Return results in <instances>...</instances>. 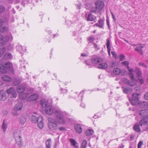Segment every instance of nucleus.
<instances>
[{
    "instance_id": "obj_1",
    "label": "nucleus",
    "mask_w": 148,
    "mask_h": 148,
    "mask_svg": "<svg viewBox=\"0 0 148 148\" xmlns=\"http://www.w3.org/2000/svg\"><path fill=\"white\" fill-rule=\"evenodd\" d=\"M66 115V112L62 111L60 109L56 110L54 112V116L56 118L57 123L60 124L65 123L64 118Z\"/></svg>"
},
{
    "instance_id": "obj_2",
    "label": "nucleus",
    "mask_w": 148,
    "mask_h": 148,
    "mask_svg": "<svg viewBox=\"0 0 148 148\" xmlns=\"http://www.w3.org/2000/svg\"><path fill=\"white\" fill-rule=\"evenodd\" d=\"M0 64V71L3 73L7 72V70L9 71L12 72L13 70V66L12 63L9 62H6L4 63L3 66L1 67Z\"/></svg>"
},
{
    "instance_id": "obj_3",
    "label": "nucleus",
    "mask_w": 148,
    "mask_h": 148,
    "mask_svg": "<svg viewBox=\"0 0 148 148\" xmlns=\"http://www.w3.org/2000/svg\"><path fill=\"white\" fill-rule=\"evenodd\" d=\"M49 122L48 123L49 128L51 130L53 131L57 130L58 125L56 121L53 118L49 117L48 118Z\"/></svg>"
},
{
    "instance_id": "obj_4",
    "label": "nucleus",
    "mask_w": 148,
    "mask_h": 148,
    "mask_svg": "<svg viewBox=\"0 0 148 148\" xmlns=\"http://www.w3.org/2000/svg\"><path fill=\"white\" fill-rule=\"evenodd\" d=\"M130 72V73H129V76L131 79L132 81H130L127 79H123V82L126 85L133 87L136 84V79H134V75L132 74V73L134 72Z\"/></svg>"
},
{
    "instance_id": "obj_5",
    "label": "nucleus",
    "mask_w": 148,
    "mask_h": 148,
    "mask_svg": "<svg viewBox=\"0 0 148 148\" xmlns=\"http://www.w3.org/2000/svg\"><path fill=\"white\" fill-rule=\"evenodd\" d=\"M14 137L15 139L17 145L20 147L23 146V143L22 140L21 134L20 132H16L14 134Z\"/></svg>"
},
{
    "instance_id": "obj_6",
    "label": "nucleus",
    "mask_w": 148,
    "mask_h": 148,
    "mask_svg": "<svg viewBox=\"0 0 148 148\" xmlns=\"http://www.w3.org/2000/svg\"><path fill=\"white\" fill-rule=\"evenodd\" d=\"M138 116H140L142 119H147L148 118V110H143L139 111V114L136 117V119L138 121L139 120Z\"/></svg>"
},
{
    "instance_id": "obj_7",
    "label": "nucleus",
    "mask_w": 148,
    "mask_h": 148,
    "mask_svg": "<svg viewBox=\"0 0 148 148\" xmlns=\"http://www.w3.org/2000/svg\"><path fill=\"white\" fill-rule=\"evenodd\" d=\"M139 94L134 93L132 95V98L129 99L131 104L133 105H136L138 103V96Z\"/></svg>"
},
{
    "instance_id": "obj_8",
    "label": "nucleus",
    "mask_w": 148,
    "mask_h": 148,
    "mask_svg": "<svg viewBox=\"0 0 148 148\" xmlns=\"http://www.w3.org/2000/svg\"><path fill=\"white\" fill-rule=\"evenodd\" d=\"M95 8L98 11H101L103 8L104 4L103 2L101 1H97L95 3Z\"/></svg>"
},
{
    "instance_id": "obj_9",
    "label": "nucleus",
    "mask_w": 148,
    "mask_h": 148,
    "mask_svg": "<svg viewBox=\"0 0 148 148\" xmlns=\"http://www.w3.org/2000/svg\"><path fill=\"white\" fill-rule=\"evenodd\" d=\"M7 93L9 95L12 96V97L16 98L17 97V94L14 88L10 87L6 90Z\"/></svg>"
},
{
    "instance_id": "obj_10",
    "label": "nucleus",
    "mask_w": 148,
    "mask_h": 148,
    "mask_svg": "<svg viewBox=\"0 0 148 148\" xmlns=\"http://www.w3.org/2000/svg\"><path fill=\"white\" fill-rule=\"evenodd\" d=\"M91 59L92 64L96 67L98 64H99L103 61V59L100 58H93Z\"/></svg>"
},
{
    "instance_id": "obj_11",
    "label": "nucleus",
    "mask_w": 148,
    "mask_h": 148,
    "mask_svg": "<svg viewBox=\"0 0 148 148\" xmlns=\"http://www.w3.org/2000/svg\"><path fill=\"white\" fill-rule=\"evenodd\" d=\"M113 73L115 75H119L120 74L123 75H125L126 73L124 70H121L119 68L114 69L113 70Z\"/></svg>"
},
{
    "instance_id": "obj_12",
    "label": "nucleus",
    "mask_w": 148,
    "mask_h": 148,
    "mask_svg": "<svg viewBox=\"0 0 148 148\" xmlns=\"http://www.w3.org/2000/svg\"><path fill=\"white\" fill-rule=\"evenodd\" d=\"M13 39V37L11 34L5 36L4 37L3 36L2 40V43L4 44L7 42L9 41H11Z\"/></svg>"
},
{
    "instance_id": "obj_13",
    "label": "nucleus",
    "mask_w": 148,
    "mask_h": 148,
    "mask_svg": "<svg viewBox=\"0 0 148 148\" xmlns=\"http://www.w3.org/2000/svg\"><path fill=\"white\" fill-rule=\"evenodd\" d=\"M45 112L46 114L49 115H51L53 112V108L52 106L48 105L46 107Z\"/></svg>"
},
{
    "instance_id": "obj_14",
    "label": "nucleus",
    "mask_w": 148,
    "mask_h": 148,
    "mask_svg": "<svg viewBox=\"0 0 148 148\" xmlns=\"http://www.w3.org/2000/svg\"><path fill=\"white\" fill-rule=\"evenodd\" d=\"M43 117L41 116L38 117V127L41 129L44 127V124L43 122Z\"/></svg>"
},
{
    "instance_id": "obj_15",
    "label": "nucleus",
    "mask_w": 148,
    "mask_h": 148,
    "mask_svg": "<svg viewBox=\"0 0 148 148\" xmlns=\"http://www.w3.org/2000/svg\"><path fill=\"white\" fill-rule=\"evenodd\" d=\"M86 17L87 21H94L96 19V17L91 13H89Z\"/></svg>"
},
{
    "instance_id": "obj_16",
    "label": "nucleus",
    "mask_w": 148,
    "mask_h": 148,
    "mask_svg": "<svg viewBox=\"0 0 148 148\" xmlns=\"http://www.w3.org/2000/svg\"><path fill=\"white\" fill-rule=\"evenodd\" d=\"M143 47V46L141 44H138L135 49L136 51L139 53L141 55L143 54V49H142Z\"/></svg>"
},
{
    "instance_id": "obj_17",
    "label": "nucleus",
    "mask_w": 148,
    "mask_h": 148,
    "mask_svg": "<svg viewBox=\"0 0 148 148\" xmlns=\"http://www.w3.org/2000/svg\"><path fill=\"white\" fill-rule=\"evenodd\" d=\"M38 97V94H34L28 97L27 98V100L28 101H31L36 100Z\"/></svg>"
},
{
    "instance_id": "obj_18",
    "label": "nucleus",
    "mask_w": 148,
    "mask_h": 148,
    "mask_svg": "<svg viewBox=\"0 0 148 148\" xmlns=\"http://www.w3.org/2000/svg\"><path fill=\"white\" fill-rule=\"evenodd\" d=\"M121 64L127 67V69L129 72H134V70L131 68L129 66V62L127 61H125L121 63Z\"/></svg>"
},
{
    "instance_id": "obj_19",
    "label": "nucleus",
    "mask_w": 148,
    "mask_h": 148,
    "mask_svg": "<svg viewBox=\"0 0 148 148\" xmlns=\"http://www.w3.org/2000/svg\"><path fill=\"white\" fill-rule=\"evenodd\" d=\"M74 128L75 131L77 133H80L82 132V127L79 124H75Z\"/></svg>"
},
{
    "instance_id": "obj_20",
    "label": "nucleus",
    "mask_w": 148,
    "mask_h": 148,
    "mask_svg": "<svg viewBox=\"0 0 148 148\" xmlns=\"http://www.w3.org/2000/svg\"><path fill=\"white\" fill-rule=\"evenodd\" d=\"M96 67L100 69H105L108 67V64L105 62L101 63L96 66Z\"/></svg>"
},
{
    "instance_id": "obj_21",
    "label": "nucleus",
    "mask_w": 148,
    "mask_h": 148,
    "mask_svg": "<svg viewBox=\"0 0 148 148\" xmlns=\"http://www.w3.org/2000/svg\"><path fill=\"white\" fill-rule=\"evenodd\" d=\"M8 127L7 121L5 120H4L1 126V128L4 132H5Z\"/></svg>"
},
{
    "instance_id": "obj_22",
    "label": "nucleus",
    "mask_w": 148,
    "mask_h": 148,
    "mask_svg": "<svg viewBox=\"0 0 148 148\" xmlns=\"http://www.w3.org/2000/svg\"><path fill=\"white\" fill-rule=\"evenodd\" d=\"M41 106L43 108L47 107L48 104V102L47 100L45 99H42L40 101Z\"/></svg>"
},
{
    "instance_id": "obj_23",
    "label": "nucleus",
    "mask_w": 148,
    "mask_h": 148,
    "mask_svg": "<svg viewBox=\"0 0 148 148\" xmlns=\"http://www.w3.org/2000/svg\"><path fill=\"white\" fill-rule=\"evenodd\" d=\"M139 125L140 126L148 125V119H142L139 122Z\"/></svg>"
},
{
    "instance_id": "obj_24",
    "label": "nucleus",
    "mask_w": 148,
    "mask_h": 148,
    "mask_svg": "<svg viewBox=\"0 0 148 148\" xmlns=\"http://www.w3.org/2000/svg\"><path fill=\"white\" fill-rule=\"evenodd\" d=\"M23 107V104L21 103H19L16 105L14 108V110L17 111L20 110Z\"/></svg>"
},
{
    "instance_id": "obj_25",
    "label": "nucleus",
    "mask_w": 148,
    "mask_h": 148,
    "mask_svg": "<svg viewBox=\"0 0 148 148\" xmlns=\"http://www.w3.org/2000/svg\"><path fill=\"white\" fill-rule=\"evenodd\" d=\"M3 58L5 60L11 59L12 58V56L10 53H7L4 55Z\"/></svg>"
},
{
    "instance_id": "obj_26",
    "label": "nucleus",
    "mask_w": 148,
    "mask_h": 148,
    "mask_svg": "<svg viewBox=\"0 0 148 148\" xmlns=\"http://www.w3.org/2000/svg\"><path fill=\"white\" fill-rule=\"evenodd\" d=\"M104 20L99 19L98 21V24H96L95 25L99 27L100 28H103L104 25Z\"/></svg>"
},
{
    "instance_id": "obj_27",
    "label": "nucleus",
    "mask_w": 148,
    "mask_h": 148,
    "mask_svg": "<svg viewBox=\"0 0 148 148\" xmlns=\"http://www.w3.org/2000/svg\"><path fill=\"white\" fill-rule=\"evenodd\" d=\"M106 42L107 43L106 45L107 46V48L108 50V52L109 56H110V51L111 50V48L110 46V40L109 38H108L106 39Z\"/></svg>"
},
{
    "instance_id": "obj_28",
    "label": "nucleus",
    "mask_w": 148,
    "mask_h": 148,
    "mask_svg": "<svg viewBox=\"0 0 148 148\" xmlns=\"http://www.w3.org/2000/svg\"><path fill=\"white\" fill-rule=\"evenodd\" d=\"M16 90L19 93H22L25 90V88L23 86L20 85L17 87Z\"/></svg>"
},
{
    "instance_id": "obj_29",
    "label": "nucleus",
    "mask_w": 148,
    "mask_h": 148,
    "mask_svg": "<svg viewBox=\"0 0 148 148\" xmlns=\"http://www.w3.org/2000/svg\"><path fill=\"white\" fill-rule=\"evenodd\" d=\"M140 125L137 123L134 125L133 127V130L137 132H139L140 131V130L139 127Z\"/></svg>"
},
{
    "instance_id": "obj_30",
    "label": "nucleus",
    "mask_w": 148,
    "mask_h": 148,
    "mask_svg": "<svg viewBox=\"0 0 148 148\" xmlns=\"http://www.w3.org/2000/svg\"><path fill=\"white\" fill-rule=\"evenodd\" d=\"M0 94L1 96V100L4 101L6 99L5 92L3 90H2L0 92Z\"/></svg>"
},
{
    "instance_id": "obj_31",
    "label": "nucleus",
    "mask_w": 148,
    "mask_h": 148,
    "mask_svg": "<svg viewBox=\"0 0 148 148\" xmlns=\"http://www.w3.org/2000/svg\"><path fill=\"white\" fill-rule=\"evenodd\" d=\"M70 141L72 145L74 147L79 146V145L78 144L74 139H70Z\"/></svg>"
},
{
    "instance_id": "obj_32",
    "label": "nucleus",
    "mask_w": 148,
    "mask_h": 148,
    "mask_svg": "<svg viewBox=\"0 0 148 148\" xmlns=\"http://www.w3.org/2000/svg\"><path fill=\"white\" fill-rule=\"evenodd\" d=\"M2 79L4 81L7 82L10 81L12 79L9 76L3 75L2 77Z\"/></svg>"
},
{
    "instance_id": "obj_33",
    "label": "nucleus",
    "mask_w": 148,
    "mask_h": 148,
    "mask_svg": "<svg viewBox=\"0 0 148 148\" xmlns=\"http://www.w3.org/2000/svg\"><path fill=\"white\" fill-rule=\"evenodd\" d=\"M30 120L33 122L36 123L38 120V117H36L35 115H32L30 117Z\"/></svg>"
},
{
    "instance_id": "obj_34",
    "label": "nucleus",
    "mask_w": 148,
    "mask_h": 148,
    "mask_svg": "<svg viewBox=\"0 0 148 148\" xmlns=\"http://www.w3.org/2000/svg\"><path fill=\"white\" fill-rule=\"evenodd\" d=\"M123 88V91L124 93L126 94H128L129 93H130L132 91V89L131 88L129 87L124 88L122 87Z\"/></svg>"
},
{
    "instance_id": "obj_35",
    "label": "nucleus",
    "mask_w": 148,
    "mask_h": 148,
    "mask_svg": "<svg viewBox=\"0 0 148 148\" xmlns=\"http://www.w3.org/2000/svg\"><path fill=\"white\" fill-rule=\"evenodd\" d=\"M20 123L22 124L25 123L26 121V118L23 116H21L20 118Z\"/></svg>"
},
{
    "instance_id": "obj_36",
    "label": "nucleus",
    "mask_w": 148,
    "mask_h": 148,
    "mask_svg": "<svg viewBox=\"0 0 148 148\" xmlns=\"http://www.w3.org/2000/svg\"><path fill=\"white\" fill-rule=\"evenodd\" d=\"M51 139L49 138L47 140L46 142V148H50L51 147Z\"/></svg>"
},
{
    "instance_id": "obj_37",
    "label": "nucleus",
    "mask_w": 148,
    "mask_h": 148,
    "mask_svg": "<svg viewBox=\"0 0 148 148\" xmlns=\"http://www.w3.org/2000/svg\"><path fill=\"white\" fill-rule=\"evenodd\" d=\"M85 64L88 66H89V67H91L92 65V59H90L87 60L85 61Z\"/></svg>"
},
{
    "instance_id": "obj_38",
    "label": "nucleus",
    "mask_w": 148,
    "mask_h": 148,
    "mask_svg": "<svg viewBox=\"0 0 148 148\" xmlns=\"http://www.w3.org/2000/svg\"><path fill=\"white\" fill-rule=\"evenodd\" d=\"M21 82L20 80L18 78H15L13 81V84L16 86L19 84Z\"/></svg>"
},
{
    "instance_id": "obj_39",
    "label": "nucleus",
    "mask_w": 148,
    "mask_h": 148,
    "mask_svg": "<svg viewBox=\"0 0 148 148\" xmlns=\"http://www.w3.org/2000/svg\"><path fill=\"white\" fill-rule=\"evenodd\" d=\"M5 10V8L4 6L1 4H0V14L4 12Z\"/></svg>"
},
{
    "instance_id": "obj_40",
    "label": "nucleus",
    "mask_w": 148,
    "mask_h": 148,
    "mask_svg": "<svg viewBox=\"0 0 148 148\" xmlns=\"http://www.w3.org/2000/svg\"><path fill=\"white\" fill-rule=\"evenodd\" d=\"M94 131L93 130H87L86 132V135L88 136L92 135Z\"/></svg>"
},
{
    "instance_id": "obj_41",
    "label": "nucleus",
    "mask_w": 148,
    "mask_h": 148,
    "mask_svg": "<svg viewBox=\"0 0 148 148\" xmlns=\"http://www.w3.org/2000/svg\"><path fill=\"white\" fill-rule=\"evenodd\" d=\"M87 143L86 140H84L80 148H86V147Z\"/></svg>"
},
{
    "instance_id": "obj_42",
    "label": "nucleus",
    "mask_w": 148,
    "mask_h": 148,
    "mask_svg": "<svg viewBox=\"0 0 148 148\" xmlns=\"http://www.w3.org/2000/svg\"><path fill=\"white\" fill-rule=\"evenodd\" d=\"M135 71L136 73V74L139 77L141 76L142 74V72L138 68H136Z\"/></svg>"
},
{
    "instance_id": "obj_43",
    "label": "nucleus",
    "mask_w": 148,
    "mask_h": 148,
    "mask_svg": "<svg viewBox=\"0 0 148 148\" xmlns=\"http://www.w3.org/2000/svg\"><path fill=\"white\" fill-rule=\"evenodd\" d=\"M9 30L8 27L7 26H4L1 28V32H6Z\"/></svg>"
},
{
    "instance_id": "obj_44",
    "label": "nucleus",
    "mask_w": 148,
    "mask_h": 148,
    "mask_svg": "<svg viewBox=\"0 0 148 148\" xmlns=\"http://www.w3.org/2000/svg\"><path fill=\"white\" fill-rule=\"evenodd\" d=\"M17 51L20 53H22L23 51V50L22 47L21 46H18L16 47Z\"/></svg>"
},
{
    "instance_id": "obj_45",
    "label": "nucleus",
    "mask_w": 148,
    "mask_h": 148,
    "mask_svg": "<svg viewBox=\"0 0 148 148\" xmlns=\"http://www.w3.org/2000/svg\"><path fill=\"white\" fill-rule=\"evenodd\" d=\"M94 40V38L92 36L89 37L88 38V40L89 42H92Z\"/></svg>"
},
{
    "instance_id": "obj_46",
    "label": "nucleus",
    "mask_w": 148,
    "mask_h": 148,
    "mask_svg": "<svg viewBox=\"0 0 148 148\" xmlns=\"http://www.w3.org/2000/svg\"><path fill=\"white\" fill-rule=\"evenodd\" d=\"M136 81H137L141 84H143L144 83V80L142 78H138V79L136 80Z\"/></svg>"
},
{
    "instance_id": "obj_47",
    "label": "nucleus",
    "mask_w": 148,
    "mask_h": 148,
    "mask_svg": "<svg viewBox=\"0 0 148 148\" xmlns=\"http://www.w3.org/2000/svg\"><path fill=\"white\" fill-rule=\"evenodd\" d=\"M120 60V61H123L125 59V56L122 54H121L119 56Z\"/></svg>"
},
{
    "instance_id": "obj_48",
    "label": "nucleus",
    "mask_w": 148,
    "mask_h": 148,
    "mask_svg": "<svg viewBox=\"0 0 148 148\" xmlns=\"http://www.w3.org/2000/svg\"><path fill=\"white\" fill-rule=\"evenodd\" d=\"M8 19L6 18H4L2 21L3 22V24H6L8 23Z\"/></svg>"
},
{
    "instance_id": "obj_49",
    "label": "nucleus",
    "mask_w": 148,
    "mask_h": 148,
    "mask_svg": "<svg viewBox=\"0 0 148 148\" xmlns=\"http://www.w3.org/2000/svg\"><path fill=\"white\" fill-rule=\"evenodd\" d=\"M27 94L25 93H21L20 94V96L21 97V96H23V97L22 98L23 99H25L26 97H27Z\"/></svg>"
},
{
    "instance_id": "obj_50",
    "label": "nucleus",
    "mask_w": 148,
    "mask_h": 148,
    "mask_svg": "<svg viewBox=\"0 0 148 148\" xmlns=\"http://www.w3.org/2000/svg\"><path fill=\"white\" fill-rule=\"evenodd\" d=\"M143 144V141H140L138 143V148H141V146Z\"/></svg>"
},
{
    "instance_id": "obj_51",
    "label": "nucleus",
    "mask_w": 148,
    "mask_h": 148,
    "mask_svg": "<svg viewBox=\"0 0 148 148\" xmlns=\"http://www.w3.org/2000/svg\"><path fill=\"white\" fill-rule=\"evenodd\" d=\"M111 53L113 57L115 58H116L117 57V55L116 53L113 51H112L111 52Z\"/></svg>"
},
{
    "instance_id": "obj_52",
    "label": "nucleus",
    "mask_w": 148,
    "mask_h": 148,
    "mask_svg": "<svg viewBox=\"0 0 148 148\" xmlns=\"http://www.w3.org/2000/svg\"><path fill=\"white\" fill-rule=\"evenodd\" d=\"M116 65L117 63L115 61H113L112 62V64L111 66L112 67H114Z\"/></svg>"
},
{
    "instance_id": "obj_53",
    "label": "nucleus",
    "mask_w": 148,
    "mask_h": 148,
    "mask_svg": "<svg viewBox=\"0 0 148 148\" xmlns=\"http://www.w3.org/2000/svg\"><path fill=\"white\" fill-rule=\"evenodd\" d=\"M144 97L145 99L148 100V92L145 93Z\"/></svg>"
},
{
    "instance_id": "obj_54",
    "label": "nucleus",
    "mask_w": 148,
    "mask_h": 148,
    "mask_svg": "<svg viewBox=\"0 0 148 148\" xmlns=\"http://www.w3.org/2000/svg\"><path fill=\"white\" fill-rule=\"evenodd\" d=\"M139 65L142 66L143 67H146V65L142 62H140L139 63Z\"/></svg>"
},
{
    "instance_id": "obj_55",
    "label": "nucleus",
    "mask_w": 148,
    "mask_h": 148,
    "mask_svg": "<svg viewBox=\"0 0 148 148\" xmlns=\"http://www.w3.org/2000/svg\"><path fill=\"white\" fill-rule=\"evenodd\" d=\"M81 55L82 56L86 57L88 56V53H82L81 54Z\"/></svg>"
},
{
    "instance_id": "obj_56",
    "label": "nucleus",
    "mask_w": 148,
    "mask_h": 148,
    "mask_svg": "<svg viewBox=\"0 0 148 148\" xmlns=\"http://www.w3.org/2000/svg\"><path fill=\"white\" fill-rule=\"evenodd\" d=\"M93 45L94 48H95V49H97V50H98L99 49V48H97V45L95 44V43H93Z\"/></svg>"
},
{
    "instance_id": "obj_57",
    "label": "nucleus",
    "mask_w": 148,
    "mask_h": 148,
    "mask_svg": "<svg viewBox=\"0 0 148 148\" xmlns=\"http://www.w3.org/2000/svg\"><path fill=\"white\" fill-rule=\"evenodd\" d=\"M84 94V91H82L80 92V93L79 94V96H80L82 98V97L83 96Z\"/></svg>"
},
{
    "instance_id": "obj_58",
    "label": "nucleus",
    "mask_w": 148,
    "mask_h": 148,
    "mask_svg": "<svg viewBox=\"0 0 148 148\" xmlns=\"http://www.w3.org/2000/svg\"><path fill=\"white\" fill-rule=\"evenodd\" d=\"M124 147V145L123 144H121L119 145L117 148H123Z\"/></svg>"
},
{
    "instance_id": "obj_59",
    "label": "nucleus",
    "mask_w": 148,
    "mask_h": 148,
    "mask_svg": "<svg viewBox=\"0 0 148 148\" xmlns=\"http://www.w3.org/2000/svg\"><path fill=\"white\" fill-rule=\"evenodd\" d=\"M140 88V86H136L135 87V89H136V90H137L138 89H139Z\"/></svg>"
},
{
    "instance_id": "obj_60",
    "label": "nucleus",
    "mask_w": 148,
    "mask_h": 148,
    "mask_svg": "<svg viewBox=\"0 0 148 148\" xmlns=\"http://www.w3.org/2000/svg\"><path fill=\"white\" fill-rule=\"evenodd\" d=\"M59 129L60 131H62L64 130L65 129L64 127H59Z\"/></svg>"
},
{
    "instance_id": "obj_61",
    "label": "nucleus",
    "mask_w": 148,
    "mask_h": 148,
    "mask_svg": "<svg viewBox=\"0 0 148 148\" xmlns=\"http://www.w3.org/2000/svg\"><path fill=\"white\" fill-rule=\"evenodd\" d=\"M80 106H81V107H82L83 108H84L85 107V104L83 103H82L80 104Z\"/></svg>"
},
{
    "instance_id": "obj_62",
    "label": "nucleus",
    "mask_w": 148,
    "mask_h": 148,
    "mask_svg": "<svg viewBox=\"0 0 148 148\" xmlns=\"http://www.w3.org/2000/svg\"><path fill=\"white\" fill-rule=\"evenodd\" d=\"M3 38V36L1 34H0V41Z\"/></svg>"
},
{
    "instance_id": "obj_63",
    "label": "nucleus",
    "mask_w": 148,
    "mask_h": 148,
    "mask_svg": "<svg viewBox=\"0 0 148 148\" xmlns=\"http://www.w3.org/2000/svg\"><path fill=\"white\" fill-rule=\"evenodd\" d=\"M2 52L3 53L5 52V48H3V49H2Z\"/></svg>"
},
{
    "instance_id": "obj_64",
    "label": "nucleus",
    "mask_w": 148,
    "mask_h": 148,
    "mask_svg": "<svg viewBox=\"0 0 148 148\" xmlns=\"http://www.w3.org/2000/svg\"><path fill=\"white\" fill-rule=\"evenodd\" d=\"M3 84V83L2 81L0 80V86L2 85Z\"/></svg>"
}]
</instances>
